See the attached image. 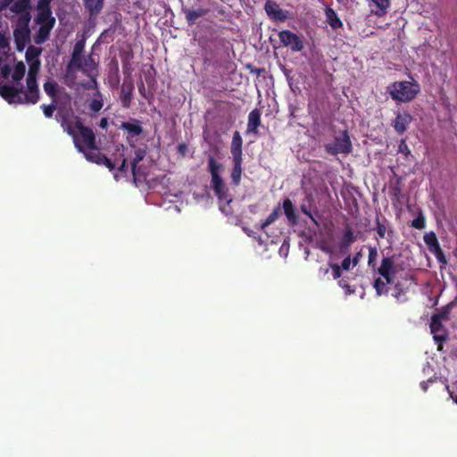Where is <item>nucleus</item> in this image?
Returning a JSON list of instances; mask_svg holds the SVG:
<instances>
[{"instance_id": "f8f14e48", "label": "nucleus", "mask_w": 457, "mask_h": 457, "mask_svg": "<svg viewBox=\"0 0 457 457\" xmlns=\"http://www.w3.org/2000/svg\"><path fill=\"white\" fill-rule=\"evenodd\" d=\"M378 273L386 280V283H392L395 274V262L393 258L385 257L378 268Z\"/></svg>"}, {"instance_id": "5fc2aeb1", "label": "nucleus", "mask_w": 457, "mask_h": 457, "mask_svg": "<svg viewBox=\"0 0 457 457\" xmlns=\"http://www.w3.org/2000/svg\"><path fill=\"white\" fill-rule=\"evenodd\" d=\"M285 250H286V253H285V255H286L287 252L288 250V245L286 246V244H283L282 246L279 249V253H285Z\"/></svg>"}, {"instance_id": "9b49d317", "label": "nucleus", "mask_w": 457, "mask_h": 457, "mask_svg": "<svg viewBox=\"0 0 457 457\" xmlns=\"http://www.w3.org/2000/svg\"><path fill=\"white\" fill-rule=\"evenodd\" d=\"M445 319L446 315L444 313L434 315L431 319L430 330L433 334L434 339L438 343L445 340L446 338L445 332L442 326V320Z\"/></svg>"}, {"instance_id": "39448f33", "label": "nucleus", "mask_w": 457, "mask_h": 457, "mask_svg": "<svg viewBox=\"0 0 457 457\" xmlns=\"http://www.w3.org/2000/svg\"><path fill=\"white\" fill-rule=\"evenodd\" d=\"M420 87L414 80L396 81L388 87V93L392 99L397 102H410L420 93Z\"/></svg>"}, {"instance_id": "4be33fe9", "label": "nucleus", "mask_w": 457, "mask_h": 457, "mask_svg": "<svg viewBox=\"0 0 457 457\" xmlns=\"http://www.w3.org/2000/svg\"><path fill=\"white\" fill-rule=\"evenodd\" d=\"M325 16L327 22L333 29H338L343 27V22L332 8H325Z\"/></svg>"}, {"instance_id": "f257e3e1", "label": "nucleus", "mask_w": 457, "mask_h": 457, "mask_svg": "<svg viewBox=\"0 0 457 457\" xmlns=\"http://www.w3.org/2000/svg\"><path fill=\"white\" fill-rule=\"evenodd\" d=\"M40 61L29 62V72L26 88H18L12 85H0V96L9 104H35L39 99V89L37 76L40 69Z\"/></svg>"}, {"instance_id": "f704fd0d", "label": "nucleus", "mask_w": 457, "mask_h": 457, "mask_svg": "<svg viewBox=\"0 0 457 457\" xmlns=\"http://www.w3.org/2000/svg\"><path fill=\"white\" fill-rule=\"evenodd\" d=\"M386 280H382L381 278H377L374 282V287L376 289L377 295H381L387 292Z\"/></svg>"}, {"instance_id": "c9c22d12", "label": "nucleus", "mask_w": 457, "mask_h": 457, "mask_svg": "<svg viewBox=\"0 0 457 457\" xmlns=\"http://www.w3.org/2000/svg\"><path fill=\"white\" fill-rule=\"evenodd\" d=\"M88 78L90 79V81L82 83L81 84L82 87L85 89H94L95 92L96 90H99L96 77H88Z\"/></svg>"}, {"instance_id": "7ed1b4c3", "label": "nucleus", "mask_w": 457, "mask_h": 457, "mask_svg": "<svg viewBox=\"0 0 457 457\" xmlns=\"http://www.w3.org/2000/svg\"><path fill=\"white\" fill-rule=\"evenodd\" d=\"M222 170V164L215 160L212 155L208 156V171L211 174L212 180L211 185L216 196L220 201V210L228 215L231 213L229 204L232 202V198L228 194V189L224 183L220 176Z\"/></svg>"}, {"instance_id": "c03bdc74", "label": "nucleus", "mask_w": 457, "mask_h": 457, "mask_svg": "<svg viewBox=\"0 0 457 457\" xmlns=\"http://www.w3.org/2000/svg\"><path fill=\"white\" fill-rule=\"evenodd\" d=\"M338 285L345 289V295H351L354 292V290L351 289V287L345 279H340L338 281Z\"/></svg>"}, {"instance_id": "bb28decb", "label": "nucleus", "mask_w": 457, "mask_h": 457, "mask_svg": "<svg viewBox=\"0 0 457 457\" xmlns=\"http://www.w3.org/2000/svg\"><path fill=\"white\" fill-rule=\"evenodd\" d=\"M234 167L231 171V179L237 186L240 183L242 175V159H232Z\"/></svg>"}, {"instance_id": "de8ad7c7", "label": "nucleus", "mask_w": 457, "mask_h": 457, "mask_svg": "<svg viewBox=\"0 0 457 457\" xmlns=\"http://www.w3.org/2000/svg\"><path fill=\"white\" fill-rule=\"evenodd\" d=\"M394 297L399 302H405L406 297L402 289L396 288V292L393 295Z\"/></svg>"}, {"instance_id": "4c0bfd02", "label": "nucleus", "mask_w": 457, "mask_h": 457, "mask_svg": "<svg viewBox=\"0 0 457 457\" xmlns=\"http://www.w3.org/2000/svg\"><path fill=\"white\" fill-rule=\"evenodd\" d=\"M56 102L52 101V104L49 105L43 104L41 107L43 109V112L46 118H51L53 116V112L55 110Z\"/></svg>"}, {"instance_id": "864d4df0", "label": "nucleus", "mask_w": 457, "mask_h": 457, "mask_svg": "<svg viewBox=\"0 0 457 457\" xmlns=\"http://www.w3.org/2000/svg\"><path fill=\"white\" fill-rule=\"evenodd\" d=\"M320 250L323 251L324 253H331V250L328 246L325 245H321L320 246Z\"/></svg>"}, {"instance_id": "6ab92c4d", "label": "nucleus", "mask_w": 457, "mask_h": 457, "mask_svg": "<svg viewBox=\"0 0 457 457\" xmlns=\"http://www.w3.org/2000/svg\"><path fill=\"white\" fill-rule=\"evenodd\" d=\"M242 144L243 140L239 132L236 131L232 137L231 142V154L232 159H242Z\"/></svg>"}, {"instance_id": "4468645a", "label": "nucleus", "mask_w": 457, "mask_h": 457, "mask_svg": "<svg viewBox=\"0 0 457 457\" xmlns=\"http://www.w3.org/2000/svg\"><path fill=\"white\" fill-rule=\"evenodd\" d=\"M26 71L25 64L22 62H18L13 69L12 70L8 65H4L1 68V73L4 77H7L9 74H12V79L13 81H20L23 79Z\"/></svg>"}, {"instance_id": "09e8293b", "label": "nucleus", "mask_w": 457, "mask_h": 457, "mask_svg": "<svg viewBox=\"0 0 457 457\" xmlns=\"http://www.w3.org/2000/svg\"><path fill=\"white\" fill-rule=\"evenodd\" d=\"M329 269V266L326 268L320 267L319 269V277L323 278L328 273Z\"/></svg>"}, {"instance_id": "5701e85b", "label": "nucleus", "mask_w": 457, "mask_h": 457, "mask_svg": "<svg viewBox=\"0 0 457 457\" xmlns=\"http://www.w3.org/2000/svg\"><path fill=\"white\" fill-rule=\"evenodd\" d=\"M369 2L370 7L375 6L377 8L376 10L372 9V12L377 16L385 15L390 5V0H369Z\"/></svg>"}, {"instance_id": "aec40b11", "label": "nucleus", "mask_w": 457, "mask_h": 457, "mask_svg": "<svg viewBox=\"0 0 457 457\" xmlns=\"http://www.w3.org/2000/svg\"><path fill=\"white\" fill-rule=\"evenodd\" d=\"M120 129L127 131L128 134L130 135L131 137H137L143 132V129L140 125V122L137 120L122 122L120 125Z\"/></svg>"}, {"instance_id": "b1692460", "label": "nucleus", "mask_w": 457, "mask_h": 457, "mask_svg": "<svg viewBox=\"0 0 457 457\" xmlns=\"http://www.w3.org/2000/svg\"><path fill=\"white\" fill-rule=\"evenodd\" d=\"M283 209L287 219L289 223L292 225H295L298 222L297 215L295 213V207L290 199H286L283 201Z\"/></svg>"}, {"instance_id": "bf43d9fd", "label": "nucleus", "mask_w": 457, "mask_h": 457, "mask_svg": "<svg viewBox=\"0 0 457 457\" xmlns=\"http://www.w3.org/2000/svg\"><path fill=\"white\" fill-rule=\"evenodd\" d=\"M452 398H453V399L454 400V402L457 403V397H456V398H453V397L452 396Z\"/></svg>"}, {"instance_id": "49530a36", "label": "nucleus", "mask_w": 457, "mask_h": 457, "mask_svg": "<svg viewBox=\"0 0 457 457\" xmlns=\"http://www.w3.org/2000/svg\"><path fill=\"white\" fill-rule=\"evenodd\" d=\"M398 151L405 155L411 154V151L404 140H402L398 146Z\"/></svg>"}, {"instance_id": "6e6552de", "label": "nucleus", "mask_w": 457, "mask_h": 457, "mask_svg": "<svg viewBox=\"0 0 457 457\" xmlns=\"http://www.w3.org/2000/svg\"><path fill=\"white\" fill-rule=\"evenodd\" d=\"M326 149L332 154L350 153L352 144L347 131H343L341 135L336 137L333 143L326 145Z\"/></svg>"}, {"instance_id": "603ef678", "label": "nucleus", "mask_w": 457, "mask_h": 457, "mask_svg": "<svg viewBox=\"0 0 457 457\" xmlns=\"http://www.w3.org/2000/svg\"><path fill=\"white\" fill-rule=\"evenodd\" d=\"M431 382H432V380L428 379V381H423V382L420 383V387L422 388V390L424 392L427 391L428 384L431 383Z\"/></svg>"}, {"instance_id": "3c124183", "label": "nucleus", "mask_w": 457, "mask_h": 457, "mask_svg": "<svg viewBox=\"0 0 457 457\" xmlns=\"http://www.w3.org/2000/svg\"><path fill=\"white\" fill-rule=\"evenodd\" d=\"M99 127L105 129L108 127V120L107 118H102L99 122Z\"/></svg>"}, {"instance_id": "c756f323", "label": "nucleus", "mask_w": 457, "mask_h": 457, "mask_svg": "<svg viewBox=\"0 0 457 457\" xmlns=\"http://www.w3.org/2000/svg\"><path fill=\"white\" fill-rule=\"evenodd\" d=\"M58 89V84L54 80H48L44 84V90L46 94L49 96L54 102H56Z\"/></svg>"}, {"instance_id": "8fccbe9b", "label": "nucleus", "mask_w": 457, "mask_h": 457, "mask_svg": "<svg viewBox=\"0 0 457 457\" xmlns=\"http://www.w3.org/2000/svg\"><path fill=\"white\" fill-rule=\"evenodd\" d=\"M361 258V253H357L353 256V258L352 259V262H353V267H355V266L359 263V262H360Z\"/></svg>"}, {"instance_id": "e433bc0d", "label": "nucleus", "mask_w": 457, "mask_h": 457, "mask_svg": "<svg viewBox=\"0 0 457 457\" xmlns=\"http://www.w3.org/2000/svg\"><path fill=\"white\" fill-rule=\"evenodd\" d=\"M378 258V251L376 247H370L368 264L370 267H374Z\"/></svg>"}, {"instance_id": "7c9ffc66", "label": "nucleus", "mask_w": 457, "mask_h": 457, "mask_svg": "<svg viewBox=\"0 0 457 457\" xmlns=\"http://www.w3.org/2000/svg\"><path fill=\"white\" fill-rule=\"evenodd\" d=\"M145 155V152L141 149H137L135 151V157L133 158V160L130 162V169H131V171L135 178L137 177V162H139L140 161H142L144 159Z\"/></svg>"}, {"instance_id": "c85d7f7f", "label": "nucleus", "mask_w": 457, "mask_h": 457, "mask_svg": "<svg viewBox=\"0 0 457 457\" xmlns=\"http://www.w3.org/2000/svg\"><path fill=\"white\" fill-rule=\"evenodd\" d=\"M313 201V198L312 195H308L304 200V202L301 204L300 209L303 213H304L306 216H308L316 225H318V222L316 219L313 217L312 211H311V205Z\"/></svg>"}, {"instance_id": "a878e982", "label": "nucleus", "mask_w": 457, "mask_h": 457, "mask_svg": "<svg viewBox=\"0 0 457 457\" xmlns=\"http://www.w3.org/2000/svg\"><path fill=\"white\" fill-rule=\"evenodd\" d=\"M83 2L90 15H97L104 7V0H83Z\"/></svg>"}, {"instance_id": "f03ea898", "label": "nucleus", "mask_w": 457, "mask_h": 457, "mask_svg": "<svg viewBox=\"0 0 457 457\" xmlns=\"http://www.w3.org/2000/svg\"><path fill=\"white\" fill-rule=\"evenodd\" d=\"M78 137L82 145V149L79 151L84 154L87 160L97 164H104L111 170H112L116 166H119V170L120 171H126L129 169L127 160L123 154V145L117 149L118 152H120L119 154L120 159H116L115 162H112L96 148L95 134L91 129L80 126V129L78 131Z\"/></svg>"}, {"instance_id": "f3484780", "label": "nucleus", "mask_w": 457, "mask_h": 457, "mask_svg": "<svg viewBox=\"0 0 457 457\" xmlns=\"http://www.w3.org/2000/svg\"><path fill=\"white\" fill-rule=\"evenodd\" d=\"M375 230L379 238L389 239L392 237V229L390 228L389 222L386 219L376 218L375 220Z\"/></svg>"}, {"instance_id": "423d86ee", "label": "nucleus", "mask_w": 457, "mask_h": 457, "mask_svg": "<svg viewBox=\"0 0 457 457\" xmlns=\"http://www.w3.org/2000/svg\"><path fill=\"white\" fill-rule=\"evenodd\" d=\"M86 40L80 39L78 42H76L72 53H76V50L78 51V56H77V64L79 70H80L87 77H97L98 71H97V63L95 61L92 54L87 55V57L84 56V49H85Z\"/></svg>"}, {"instance_id": "72a5a7b5", "label": "nucleus", "mask_w": 457, "mask_h": 457, "mask_svg": "<svg viewBox=\"0 0 457 457\" xmlns=\"http://www.w3.org/2000/svg\"><path fill=\"white\" fill-rule=\"evenodd\" d=\"M424 242L428 246L429 250L432 252V249L439 248V244L435 233L430 232L424 236Z\"/></svg>"}, {"instance_id": "a19ab883", "label": "nucleus", "mask_w": 457, "mask_h": 457, "mask_svg": "<svg viewBox=\"0 0 457 457\" xmlns=\"http://www.w3.org/2000/svg\"><path fill=\"white\" fill-rule=\"evenodd\" d=\"M329 268L332 270V277L334 279H337L341 277V268L339 265L329 262Z\"/></svg>"}, {"instance_id": "393cba45", "label": "nucleus", "mask_w": 457, "mask_h": 457, "mask_svg": "<svg viewBox=\"0 0 457 457\" xmlns=\"http://www.w3.org/2000/svg\"><path fill=\"white\" fill-rule=\"evenodd\" d=\"M182 12L185 13L187 21L189 25L195 24L198 18L204 16L206 13V11L202 8L195 9V10L183 8Z\"/></svg>"}, {"instance_id": "2eb2a0df", "label": "nucleus", "mask_w": 457, "mask_h": 457, "mask_svg": "<svg viewBox=\"0 0 457 457\" xmlns=\"http://www.w3.org/2000/svg\"><path fill=\"white\" fill-rule=\"evenodd\" d=\"M411 120L412 117L410 113L406 112H399L393 121L392 126L398 134H403L407 130Z\"/></svg>"}, {"instance_id": "37998d69", "label": "nucleus", "mask_w": 457, "mask_h": 457, "mask_svg": "<svg viewBox=\"0 0 457 457\" xmlns=\"http://www.w3.org/2000/svg\"><path fill=\"white\" fill-rule=\"evenodd\" d=\"M432 252L435 253V255L439 262H441L443 264L446 263V259L444 256V253L440 247L436 248V249H432Z\"/></svg>"}, {"instance_id": "473e14b6", "label": "nucleus", "mask_w": 457, "mask_h": 457, "mask_svg": "<svg viewBox=\"0 0 457 457\" xmlns=\"http://www.w3.org/2000/svg\"><path fill=\"white\" fill-rule=\"evenodd\" d=\"M41 54V48L29 46L26 51V60L29 62H32L33 61H40L38 56Z\"/></svg>"}, {"instance_id": "2f4dec72", "label": "nucleus", "mask_w": 457, "mask_h": 457, "mask_svg": "<svg viewBox=\"0 0 457 457\" xmlns=\"http://www.w3.org/2000/svg\"><path fill=\"white\" fill-rule=\"evenodd\" d=\"M281 213V211H280V207L278 206L276 207L272 212L267 217V219L265 220L264 222H262L261 224V229L262 230H265V228L270 226V224H272L278 218V216L280 215Z\"/></svg>"}, {"instance_id": "ddd939ff", "label": "nucleus", "mask_w": 457, "mask_h": 457, "mask_svg": "<svg viewBox=\"0 0 457 457\" xmlns=\"http://www.w3.org/2000/svg\"><path fill=\"white\" fill-rule=\"evenodd\" d=\"M78 51L76 50V53H71V58L66 67L65 83L68 87H72L77 79L76 71H79L77 64Z\"/></svg>"}, {"instance_id": "13d9d810", "label": "nucleus", "mask_w": 457, "mask_h": 457, "mask_svg": "<svg viewBox=\"0 0 457 457\" xmlns=\"http://www.w3.org/2000/svg\"><path fill=\"white\" fill-rule=\"evenodd\" d=\"M342 4H347L349 3V0H337Z\"/></svg>"}, {"instance_id": "20e7f679", "label": "nucleus", "mask_w": 457, "mask_h": 457, "mask_svg": "<svg viewBox=\"0 0 457 457\" xmlns=\"http://www.w3.org/2000/svg\"><path fill=\"white\" fill-rule=\"evenodd\" d=\"M6 10L5 16L18 18V25L27 27L30 21V0H0V12Z\"/></svg>"}, {"instance_id": "dca6fc26", "label": "nucleus", "mask_w": 457, "mask_h": 457, "mask_svg": "<svg viewBox=\"0 0 457 457\" xmlns=\"http://www.w3.org/2000/svg\"><path fill=\"white\" fill-rule=\"evenodd\" d=\"M134 89V85L131 80L124 81L121 85L120 88V101L123 107L128 108L130 105L132 92Z\"/></svg>"}, {"instance_id": "9d476101", "label": "nucleus", "mask_w": 457, "mask_h": 457, "mask_svg": "<svg viewBox=\"0 0 457 457\" xmlns=\"http://www.w3.org/2000/svg\"><path fill=\"white\" fill-rule=\"evenodd\" d=\"M279 40L285 46L290 47L294 52H299L303 48L301 38L289 30H282L278 34Z\"/></svg>"}, {"instance_id": "4d7b16f0", "label": "nucleus", "mask_w": 457, "mask_h": 457, "mask_svg": "<svg viewBox=\"0 0 457 457\" xmlns=\"http://www.w3.org/2000/svg\"><path fill=\"white\" fill-rule=\"evenodd\" d=\"M179 152H180V153L184 154V150L186 149V146H185L184 145H180L179 146Z\"/></svg>"}, {"instance_id": "a18cd8bd", "label": "nucleus", "mask_w": 457, "mask_h": 457, "mask_svg": "<svg viewBox=\"0 0 457 457\" xmlns=\"http://www.w3.org/2000/svg\"><path fill=\"white\" fill-rule=\"evenodd\" d=\"M353 267V262L350 256L345 257L341 264V269L345 270H349Z\"/></svg>"}, {"instance_id": "cd10ccee", "label": "nucleus", "mask_w": 457, "mask_h": 457, "mask_svg": "<svg viewBox=\"0 0 457 457\" xmlns=\"http://www.w3.org/2000/svg\"><path fill=\"white\" fill-rule=\"evenodd\" d=\"M104 106V99L101 92L99 90H96L94 92L92 96V100L89 104V108L92 112H99Z\"/></svg>"}, {"instance_id": "0eeeda50", "label": "nucleus", "mask_w": 457, "mask_h": 457, "mask_svg": "<svg viewBox=\"0 0 457 457\" xmlns=\"http://www.w3.org/2000/svg\"><path fill=\"white\" fill-rule=\"evenodd\" d=\"M56 120L61 123L62 128L65 132L72 137L74 145L78 150L82 149V145L78 137V131L80 129V126H83L78 117H72L68 115H56Z\"/></svg>"}, {"instance_id": "412c9836", "label": "nucleus", "mask_w": 457, "mask_h": 457, "mask_svg": "<svg viewBox=\"0 0 457 457\" xmlns=\"http://www.w3.org/2000/svg\"><path fill=\"white\" fill-rule=\"evenodd\" d=\"M260 123L261 112L258 109H254L248 115L247 132L256 133Z\"/></svg>"}, {"instance_id": "a211bd4d", "label": "nucleus", "mask_w": 457, "mask_h": 457, "mask_svg": "<svg viewBox=\"0 0 457 457\" xmlns=\"http://www.w3.org/2000/svg\"><path fill=\"white\" fill-rule=\"evenodd\" d=\"M267 14L276 21H283L287 18L286 12L275 2H267L265 4Z\"/></svg>"}, {"instance_id": "58836bf2", "label": "nucleus", "mask_w": 457, "mask_h": 457, "mask_svg": "<svg viewBox=\"0 0 457 457\" xmlns=\"http://www.w3.org/2000/svg\"><path fill=\"white\" fill-rule=\"evenodd\" d=\"M9 43L7 38L0 33V54H6L9 51Z\"/></svg>"}, {"instance_id": "1a4fd4ad", "label": "nucleus", "mask_w": 457, "mask_h": 457, "mask_svg": "<svg viewBox=\"0 0 457 457\" xmlns=\"http://www.w3.org/2000/svg\"><path fill=\"white\" fill-rule=\"evenodd\" d=\"M37 22L40 24L39 33L44 36L41 41H44L47 37L50 29L54 24V18L52 17L51 11L46 6L39 5L38 14L37 16Z\"/></svg>"}, {"instance_id": "6e6d98bb", "label": "nucleus", "mask_w": 457, "mask_h": 457, "mask_svg": "<svg viewBox=\"0 0 457 457\" xmlns=\"http://www.w3.org/2000/svg\"><path fill=\"white\" fill-rule=\"evenodd\" d=\"M285 250H286V253H285V255H286L287 252L288 250V245L286 246V244H283L282 246L279 249V253H285Z\"/></svg>"}, {"instance_id": "ea45409f", "label": "nucleus", "mask_w": 457, "mask_h": 457, "mask_svg": "<svg viewBox=\"0 0 457 457\" xmlns=\"http://www.w3.org/2000/svg\"><path fill=\"white\" fill-rule=\"evenodd\" d=\"M354 240L353 233L351 229H346L344 234L343 242L346 246L350 245Z\"/></svg>"}, {"instance_id": "79ce46f5", "label": "nucleus", "mask_w": 457, "mask_h": 457, "mask_svg": "<svg viewBox=\"0 0 457 457\" xmlns=\"http://www.w3.org/2000/svg\"><path fill=\"white\" fill-rule=\"evenodd\" d=\"M411 225L415 228H419V229L424 228H425V220L422 216H420L412 220Z\"/></svg>"}]
</instances>
